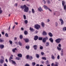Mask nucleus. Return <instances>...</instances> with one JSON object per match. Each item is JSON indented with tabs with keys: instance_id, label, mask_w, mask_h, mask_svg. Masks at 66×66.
Returning a JSON list of instances; mask_svg holds the SVG:
<instances>
[{
	"instance_id": "14",
	"label": "nucleus",
	"mask_w": 66,
	"mask_h": 66,
	"mask_svg": "<svg viewBox=\"0 0 66 66\" xmlns=\"http://www.w3.org/2000/svg\"><path fill=\"white\" fill-rule=\"evenodd\" d=\"M30 30L31 32H34V31H35V30L33 28H31V27L30 28Z\"/></svg>"
},
{
	"instance_id": "49",
	"label": "nucleus",
	"mask_w": 66,
	"mask_h": 66,
	"mask_svg": "<svg viewBox=\"0 0 66 66\" xmlns=\"http://www.w3.org/2000/svg\"><path fill=\"white\" fill-rule=\"evenodd\" d=\"M60 55H58V56H57V59L58 60H59L60 59Z\"/></svg>"
},
{
	"instance_id": "48",
	"label": "nucleus",
	"mask_w": 66,
	"mask_h": 66,
	"mask_svg": "<svg viewBox=\"0 0 66 66\" xmlns=\"http://www.w3.org/2000/svg\"><path fill=\"white\" fill-rule=\"evenodd\" d=\"M5 36L7 37H9V35L7 34V33H6L5 34Z\"/></svg>"
},
{
	"instance_id": "5",
	"label": "nucleus",
	"mask_w": 66,
	"mask_h": 66,
	"mask_svg": "<svg viewBox=\"0 0 66 66\" xmlns=\"http://www.w3.org/2000/svg\"><path fill=\"white\" fill-rule=\"evenodd\" d=\"M38 11L40 12H41L42 11H43V10L41 7H39V8H38Z\"/></svg>"
},
{
	"instance_id": "20",
	"label": "nucleus",
	"mask_w": 66,
	"mask_h": 66,
	"mask_svg": "<svg viewBox=\"0 0 66 66\" xmlns=\"http://www.w3.org/2000/svg\"><path fill=\"white\" fill-rule=\"evenodd\" d=\"M52 56V59L53 60H54L55 59V57H54V56L53 55H51Z\"/></svg>"
},
{
	"instance_id": "34",
	"label": "nucleus",
	"mask_w": 66,
	"mask_h": 66,
	"mask_svg": "<svg viewBox=\"0 0 66 66\" xmlns=\"http://www.w3.org/2000/svg\"><path fill=\"white\" fill-rule=\"evenodd\" d=\"M42 59L43 60H46L47 59H46V57H42Z\"/></svg>"
},
{
	"instance_id": "40",
	"label": "nucleus",
	"mask_w": 66,
	"mask_h": 66,
	"mask_svg": "<svg viewBox=\"0 0 66 66\" xmlns=\"http://www.w3.org/2000/svg\"><path fill=\"white\" fill-rule=\"evenodd\" d=\"M29 59L30 60H32V59H33V57L31 56H30V57H29Z\"/></svg>"
},
{
	"instance_id": "41",
	"label": "nucleus",
	"mask_w": 66,
	"mask_h": 66,
	"mask_svg": "<svg viewBox=\"0 0 66 66\" xmlns=\"http://www.w3.org/2000/svg\"><path fill=\"white\" fill-rule=\"evenodd\" d=\"M28 21L27 20H25L24 21V23H26V24L28 23Z\"/></svg>"
},
{
	"instance_id": "19",
	"label": "nucleus",
	"mask_w": 66,
	"mask_h": 66,
	"mask_svg": "<svg viewBox=\"0 0 66 66\" xmlns=\"http://www.w3.org/2000/svg\"><path fill=\"white\" fill-rule=\"evenodd\" d=\"M37 45H35L33 47L34 49H35V50H36V49H37Z\"/></svg>"
},
{
	"instance_id": "56",
	"label": "nucleus",
	"mask_w": 66,
	"mask_h": 66,
	"mask_svg": "<svg viewBox=\"0 0 66 66\" xmlns=\"http://www.w3.org/2000/svg\"><path fill=\"white\" fill-rule=\"evenodd\" d=\"M46 1L48 3H50V1H49V0H48L47 1Z\"/></svg>"
},
{
	"instance_id": "26",
	"label": "nucleus",
	"mask_w": 66,
	"mask_h": 66,
	"mask_svg": "<svg viewBox=\"0 0 66 66\" xmlns=\"http://www.w3.org/2000/svg\"><path fill=\"white\" fill-rule=\"evenodd\" d=\"M9 42L10 43V45H12V44H13V42L12 41H11V40H9Z\"/></svg>"
},
{
	"instance_id": "50",
	"label": "nucleus",
	"mask_w": 66,
	"mask_h": 66,
	"mask_svg": "<svg viewBox=\"0 0 66 66\" xmlns=\"http://www.w3.org/2000/svg\"><path fill=\"white\" fill-rule=\"evenodd\" d=\"M20 39H22V35H20Z\"/></svg>"
},
{
	"instance_id": "62",
	"label": "nucleus",
	"mask_w": 66,
	"mask_h": 66,
	"mask_svg": "<svg viewBox=\"0 0 66 66\" xmlns=\"http://www.w3.org/2000/svg\"><path fill=\"white\" fill-rule=\"evenodd\" d=\"M1 59H4V57L3 56H1Z\"/></svg>"
},
{
	"instance_id": "51",
	"label": "nucleus",
	"mask_w": 66,
	"mask_h": 66,
	"mask_svg": "<svg viewBox=\"0 0 66 66\" xmlns=\"http://www.w3.org/2000/svg\"><path fill=\"white\" fill-rule=\"evenodd\" d=\"M58 47L61 48V44H58Z\"/></svg>"
},
{
	"instance_id": "35",
	"label": "nucleus",
	"mask_w": 66,
	"mask_h": 66,
	"mask_svg": "<svg viewBox=\"0 0 66 66\" xmlns=\"http://www.w3.org/2000/svg\"><path fill=\"white\" fill-rule=\"evenodd\" d=\"M24 34L25 35H27L28 34V32H27V31H25L24 32Z\"/></svg>"
},
{
	"instance_id": "25",
	"label": "nucleus",
	"mask_w": 66,
	"mask_h": 66,
	"mask_svg": "<svg viewBox=\"0 0 66 66\" xmlns=\"http://www.w3.org/2000/svg\"><path fill=\"white\" fill-rule=\"evenodd\" d=\"M24 40L26 42V43H27V42H29V40L27 39H24Z\"/></svg>"
},
{
	"instance_id": "24",
	"label": "nucleus",
	"mask_w": 66,
	"mask_h": 66,
	"mask_svg": "<svg viewBox=\"0 0 66 66\" xmlns=\"http://www.w3.org/2000/svg\"><path fill=\"white\" fill-rule=\"evenodd\" d=\"M50 44V43L49 42H47L46 43V46H49V45Z\"/></svg>"
},
{
	"instance_id": "12",
	"label": "nucleus",
	"mask_w": 66,
	"mask_h": 66,
	"mask_svg": "<svg viewBox=\"0 0 66 66\" xmlns=\"http://www.w3.org/2000/svg\"><path fill=\"white\" fill-rule=\"evenodd\" d=\"M4 62V60H3L1 59L0 60V63L1 64H3Z\"/></svg>"
},
{
	"instance_id": "54",
	"label": "nucleus",
	"mask_w": 66,
	"mask_h": 66,
	"mask_svg": "<svg viewBox=\"0 0 66 66\" xmlns=\"http://www.w3.org/2000/svg\"><path fill=\"white\" fill-rule=\"evenodd\" d=\"M25 66H30V65L29 64H25Z\"/></svg>"
},
{
	"instance_id": "7",
	"label": "nucleus",
	"mask_w": 66,
	"mask_h": 66,
	"mask_svg": "<svg viewBox=\"0 0 66 66\" xmlns=\"http://www.w3.org/2000/svg\"><path fill=\"white\" fill-rule=\"evenodd\" d=\"M49 40L52 43H53L54 40L52 38H51L49 39Z\"/></svg>"
},
{
	"instance_id": "44",
	"label": "nucleus",
	"mask_w": 66,
	"mask_h": 66,
	"mask_svg": "<svg viewBox=\"0 0 66 66\" xmlns=\"http://www.w3.org/2000/svg\"><path fill=\"white\" fill-rule=\"evenodd\" d=\"M32 64L33 66H34L35 65V64H36V63H35V62H32Z\"/></svg>"
},
{
	"instance_id": "55",
	"label": "nucleus",
	"mask_w": 66,
	"mask_h": 66,
	"mask_svg": "<svg viewBox=\"0 0 66 66\" xmlns=\"http://www.w3.org/2000/svg\"><path fill=\"white\" fill-rule=\"evenodd\" d=\"M41 54L42 55H44V53L43 52H41Z\"/></svg>"
},
{
	"instance_id": "32",
	"label": "nucleus",
	"mask_w": 66,
	"mask_h": 66,
	"mask_svg": "<svg viewBox=\"0 0 66 66\" xmlns=\"http://www.w3.org/2000/svg\"><path fill=\"white\" fill-rule=\"evenodd\" d=\"M17 50V49H16V48H15L14 49H13L12 50V51L13 52H15V50Z\"/></svg>"
},
{
	"instance_id": "10",
	"label": "nucleus",
	"mask_w": 66,
	"mask_h": 66,
	"mask_svg": "<svg viewBox=\"0 0 66 66\" xmlns=\"http://www.w3.org/2000/svg\"><path fill=\"white\" fill-rule=\"evenodd\" d=\"M48 35L50 37H52L53 36V34H52L51 32H49L48 33Z\"/></svg>"
},
{
	"instance_id": "1",
	"label": "nucleus",
	"mask_w": 66,
	"mask_h": 66,
	"mask_svg": "<svg viewBox=\"0 0 66 66\" xmlns=\"http://www.w3.org/2000/svg\"><path fill=\"white\" fill-rule=\"evenodd\" d=\"M20 8L22 9H24V11L25 12H28L29 11V8L26 5H24L23 6H21L20 7Z\"/></svg>"
},
{
	"instance_id": "22",
	"label": "nucleus",
	"mask_w": 66,
	"mask_h": 66,
	"mask_svg": "<svg viewBox=\"0 0 66 66\" xmlns=\"http://www.w3.org/2000/svg\"><path fill=\"white\" fill-rule=\"evenodd\" d=\"M43 7L45 9H46V10H47L48 9V7H47V6H46L45 5H44L43 6Z\"/></svg>"
},
{
	"instance_id": "37",
	"label": "nucleus",
	"mask_w": 66,
	"mask_h": 66,
	"mask_svg": "<svg viewBox=\"0 0 66 66\" xmlns=\"http://www.w3.org/2000/svg\"><path fill=\"white\" fill-rule=\"evenodd\" d=\"M23 17H24V19H27V18L26 17V15H23Z\"/></svg>"
},
{
	"instance_id": "58",
	"label": "nucleus",
	"mask_w": 66,
	"mask_h": 66,
	"mask_svg": "<svg viewBox=\"0 0 66 66\" xmlns=\"http://www.w3.org/2000/svg\"><path fill=\"white\" fill-rule=\"evenodd\" d=\"M54 63H52V64H51V65L52 66H54Z\"/></svg>"
},
{
	"instance_id": "52",
	"label": "nucleus",
	"mask_w": 66,
	"mask_h": 66,
	"mask_svg": "<svg viewBox=\"0 0 66 66\" xmlns=\"http://www.w3.org/2000/svg\"><path fill=\"white\" fill-rule=\"evenodd\" d=\"M43 1L44 4H46V1L45 0H43Z\"/></svg>"
},
{
	"instance_id": "63",
	"label": "nucleus",
	"mask_w": 66,
	"mask_h": 66,
	"mask_svg": "<svg viewBox=\"0 0 66 66\" xmlns=\"http://www.w3.org/2000/svg\"><path fill=\"white\" fill-rule=\"evenodd\" d=\"M5 61L6 62H8V61L7 60V59H5Z\"/></svg>"
},
{
	"instance_id": "21",
	"label": "nucleus",
	"mask_w": 66,
	"mask_h": 66,
	"mask_svg": "<svg viewBox=\"0 0 66 66\" xmlns=\"http://www.w3.org/2000/svg\"><path fill=\"white\" fill-rule=\"evenodd\" d=\"M55 64L54 65V66H58L59 65V63L58 62H56Z\"/></svg>"
},
{
	"instance_id": "42",
	"label": "nucleus",
	"mask_w": 66,
	"mask_h": 66,
	"mask_svg": "<svg viewBox=\"0 0 66 66\" xmlns=\"http://www.w3.org/2000/svg\"><path fill=\"white\" fill-rule=\"evenodd\" d=\"M43 39L42 37H39V40H42Z\"/></svg>"
},
{
	"instance_id": "13",
	"label": "nucleus",
	"mask_w": 66,
	"mask_h": 66,
	"mask_svg": "<svg viewBox=\"0 0 66 66\" xmlns=\"http://www.w3.org/2000/svg\"><path fill=\"white\" fill-rule=\"evenodd\" d=\"M57 49L58 50H59V51H61V50H62V48L61 47H59L58 46H57Z\"/></svg>"
},
{
	"instance_id": "46",
	"label": "nucleus",
	"mask_w": 66,
	"mask_h": 66,
	"mask_svg": "<svg viewBox=\"0 0 66 66\" xmlns=\"http://www.w3.org/2000/svg\"><path fill=\"white\" fill-rule=\"evenodd\" d=\"M55 25H56V27H57L58 26V24L57 23V22H56L55 23Z\"/></svg>"
},
{
	"instance_id": "45",
	"label": "nucleus",
	"mask_w": 66,
	"mask_h": 66,
	"mask_svg": "<svg viewBox=\"0 0 66 66\" xmlns=\"http://www.w3.org/2000/svg\"><path fill=\"white\" fill-rule=\"evenodd\" d=\"M40 49L42 50L43 49V47L42 46H40Z\"/></svg>"
},
{
	"instance_id": "28",
	"label": "nucleus",
	"mask_w": 66,
	"mask_h": 66,
	"mask_svg": "<svg viewBox=\"0 0 66 66\" xmlns=\"http://www.w3.org/2000/svg\"><path fill=\"white\" fill-rule=\"evenodd\" d=\"M42 41L43 43H46V40L45 38H43Z\"/></svg>"
},
{
	"instance_id": "60",
	"label": "nucleus",
	"mask_w": 66,
	"mask_h": 66,
	"mask_svg": "<svg viewBox=\"0 0 66 66\" xmlns=\"http://www.w3.org/2000/svg\"><path fill=\"white\" fill-rule=\"evenodd\" d=\"M49 21H50V20L49 19H48L47 20V22H49Z\"/></svg>"
},
{
	"instance_id": "11",
	"label": "nucleus",
	"mask_w": 66,
	"mask_h": 66,
	"mask_svg": "<svg viewBox=\"0 0 66 66\" xmlns=\"http://www.w3.org/2000/svg\"><path fill=\"white\" fill-rule=\"evenodd\" d=\"M43 35H47V32L45 31H43Z\"/></svg>"
},
{
	"instance_id": "23",
	"label": "nucleus",
	"mask_w": 66,
	"mask_h": 66,
	"mask_svg": "<svg viewBox=\"0 0 66 66\" xmlns=\"http://www.w3.org/2000/svg\"><path fill=\"white\" fill-rule=\"evenodd\" d=\"M26 49H27V50H29V48H30V46H27L26 47Z\"/></svg>"
},
{
	"instance_id": "9",
	"label": "nucleus",
	"mask_w": 66,
	"mask_h": 66,
	"mask_svg": "<svg viewBox=\"0 0 66 66\" xmlns=\"http://www.w3.org/2000/svg\"><path fill=\"white\" fill-rule=\"evenodd\" d=\"M38 38V37L37 36H35L34 39L35 40H37Z\"/></svg>"
},
{
	"instance_id": "64",
	"label": "nucleus",
	"mask_w": 66,
	"mask_h": 66,
	"mask_svg": "<svg viewBox=\"0 0 66 66\" xmlns=\"http://www.w3.org/2000/svg\"><path fill=\"white\" fill-rule=\"evenodd\" d=\"M10 59V60H11V59H13V57H10L9 59Z\"/></svg>"
},
{
	"instance_id": "17",
	"label": "nucleus",
	"mask_w": 66,
	"mask_h": 66,
	"mask_svg": "<svg viewBox=\"0 0 66 66\" xmlns=\"http://www.w3.org/2000/svg\"><path fill=\"white\" fill-rule=\"evenodd\" d=\"M31 12L32 14H34L35 12V11L34 9H32L31 10Z\"/></svg>"
},
{
	"instance_id": "6",
	"label": "nucleus",
	"mask_w": 66,
	"mask_h": 66,
	"mask_svg": "<svg viewBox=\"0 0 66 66\" xmlns=\"http://www.w3.org/2000/svg\"><path fill=\"white\" fill-rule=\"evenodd\" d=\"M61 21V25H63V24H64V21H63V19H59Z\"/></svg>"
},
{
	"instance_id": "43",
	"label": "nucleus",
	"mask_w": 66,
	"mask_h": 66,
	"mask_svg": "<svg viewBox=\"0 0 66 66\" xmlns=\"http://www.w3.org/2000/svg\"><path fill=\"white\" fill-rule=\"evenodd\" d=\"M45 38L46 40H48V37L46 36L45 38Z\"/></svg>"
},
{
	"instance_id": "2",
	"label": "nucleus",
	"mask_w": 66,
	"mask_h": 66,
	"mask_svg": "<svg viewBox=\"0 0 66 66\" xmlns=\"http://www.w3.org/2000/svg\"><path fill=\"white\" fill-rule=\"evenodd\" d=\"M62 40V38H58L57 39H56L55 40V42L57 43V44H60V42Z\"/></svg>"
},
{
	"instance_id": "57",
	"label": "nucleus",
	"mask_w": 66,
	"mask_h": 66,
	"mask_svg": "<svg viewBox=\"0 0 66 66\" xmlns=\"http://www.w3.org/2000/svg\"><path fill=\"white\" fill-rule=\"evenodd\" d=\"M18 4L17 3H15L14 5V6H17Z\"/></svg>"
},
{
	"instance_id": "61",
	"label": "nucleus",
	"mask_w": 66,
	"mask_h": 66,
	"mask_svg": "<svg viewBox=\"0 0 66 66\" xmlns=\"http://www.w3.org/2000/svg\"><path fill=\"white\" fill-rule=\"evenodd\" d=\"M2 33L3 35H4V32H2Z\"/></svg>"
},
{
	"instance_id": "15",
	"label": "nucleus",
	"mask_w": 66,
	"mask_h": 66,
	"mask_svg": "<svg viewBox=\"0 0 66 66\" xmlns=\"http://www.w3.org/2000/svg\"><path fill=\"white\" fill-rule=\"evenodd\" d=\"M18 56L20 57H22V55L21 54H18Z\"/></svg>"
},
{
	"instance_id": "30",
	"label": "nucleus",
	"mask_w": 66,
	"mask_h": 66,
	"mask_svg": "<svg viewBox=\"0 0 66 66\" xmlns=\"http://www.w3.org/2000/svg\"><path fill=\"white\" fill-rule=\"evenodd\" d=\"M65 4V2L64 1H62V4L63 6H64V4Z\"/></svg>"
},
{
	"instance_id": "36",
	"label": "nucleus",
	"mask_w": 66,
	"mask_h": 66,
	"mask_svg": "<svg viewBox=\"0 0 66 66\" xmlns=\"http://www.w3.org/2000/svg\"><path fill=\"white\" fill-rule=\"evenodd\" d=\"M4 42V40H2L1 39H0V42L1 43H2Z\"/></svg>"
},
{
	"instance_id": "38",
	"label": "nucleus",
	"mask_w": 66,
	"mask_h": 66,
	"mask_svg": "<svg viewBox=\"0 0 66 66\" xmlns=\"http://www.w3.org/2000/svg\"><path fill=\"white\" fill-rule=\"evenodd\" d=\"M26 58L27 59H29V58H30V56L29 55H27L26 56Z\"/></svg>"
},
{
	"instance_id": "33",
	"label": "nucleus",
	"mask_w": 66,
	"mask_h": 66,
	"mask_svg": "<svg viewBox=\"0 0 66 66\" xmlns=\"http://www.w3.org/2000/svg\"><path fill=\"white\" fill-rule=\"evenodd\" d=\"M36 57H37V58H38V57H39V55L38 54H36Z\"/></svg>"
},
{
	"instance_id": "3",
	"label": "nucleus",
	"mask_w": 66,
	"mask_h": 66,
	"mask_svg": "<svg viewBox=\"0 0 66 66\" xmlns=\"http://www.w3.org/2000/svg\"><path fill=\"white\" fill-rule=\"evenodd\" d=\"M9 61L10 62H12V64H14V65H16V63L15 61H14L13 60H11V59H9Z\"/></svg>"
},
{
	"instance_id": "31",
	"label": "nucleus",
	"mask_w": 66,
	"mask_h": 66,
	"mask_svg": "<svg viewBox=\"0 0 66 66\" xmlns=\"http://www.w3.org/2000/svg\"><path fill=\"white\" fill-rule=\"evenodd\" d=\"M16 59L17 60H20V58L19 57H16Z\"/></svg>"
},
{
	"instance_id": "4",
	"label": "nucleus",
	"mask_w": 66,
	"mask_h": 66,
	"mask_svg": "<svg viewBox=\"0 0 66 66\" xmlns=\"http://www.w3.org/2000/svg\"><path fill=\"white\" fill-rule=\"evenodd\" d=\"M35 28H36V29H39L40 28V26L38 24H37L35 25Z\"/></svg>"
},
{
	"instance_id": "59",
	"label": "nucleus",
	"mask_w": 66,
	"mask_h": 66,
	"mask_svg": "<svg viewBox=\"0 0 66 66\" xmlns=\"http://www.w3.org/2000/svg\"><path fill=\"white\" fill-rule=\"evenodd\" d=\"M4 66H7V64L6 63H4Z\"/></svg>"
},
{
	"instance_id": "8",
	"label": "nucleus",
	"mask_w": 66,
	"mask_h": 66,
	"mask_svg": "<svg viewBox=\"0 0 66 66\" xmlns=\"http://www.w3.org/2000/svg\"><path fill=\"white\" fill-rule=\"evenodd\" d=\"M61 56H63L64 55V50L62 49L61 51Z\"/></svg>"
},
{
	"instance_id": "39",
	"label": "nucleus",
	"mask_w": 66,
	"mask_h": 66,
	"mask_svg": "<svg viewBox=\"0 0 66 66\" xmlns=\"http://www.w3.org/2000/svg\"><path fill=\"white\" fill-rule=\"evenodd\" d=\"M19 45L20 46H22V44H21V43L20 42H19Z\"/></svg>"
},
{
	"instance_id": "29",
	"label": "nucleus",
	"mask_w": 66,
	"mask_h": 66,
	"mask_svg": "<svg viewBox=\"0 0 66 66\" xmlns=\"http://www.w3.org/2000/svg\"><path fill=\"white\" fill-rule=\"evenodd\" d=\"M63 31H64V32H65V31H66V27H64L63 28Z\"/></svg>"
},
{
	"instance_id": "27",
	"label": "nucleus",
	"mask_w": 66,
	"mask_h": 66,
	"mask_svg": "<svg viewBox=\"0 0 66 66\" xmlns=\"http://www.w3.org/2000/svg\"><path fill=\"white\" fill-rule=\"evenodd\" d=\"M2 12H3V11H2V10H1V8L0 7V14H2Z\"/></svg>"
},
{
	"instance_id": "18",
	"label": "nucleus",
	"mask_w": 66,
	"mask_h": 66,
	"mask_svg": "<svg viewBox=\"0 0 66 66\" xmlns=\"http://www.w3.org/2000/svg\"><path fill=\"white\" fill-rule=\"evenodd\" d=\"M4 45H0V48L1 49H3L4 48Z\"/></svg>"
},
{
	"instance_id": "16",
	"label": "nucleus",
	"mask_w": 66,
	"mask_h": 66,
	"mask_svg": "<svg viewBox=\"0 0 66 66\" xmlns=\"http://www.w3.org/2000/svg\"><path fill=\"white\" fill-rule=\"evenodd\" d=\"M41 25L42 27L44 28L45 27V23L43 22H42L41 23Z\"/></svg>"
},
{
	"instance_id": "47",
	"label": "nucleus",
	"mask_w": 66,
	"mask_h": 66,
	"mask_svg": "<svg viewBox=\"0 0 66 66\" xmlns=\"http://www.w3.org/2000/svg\"><path fill=\"white\" fill-rule=\"evenodd\" d=\"M64 10H66V5H65L64 7Z\"/></svg>"
},
{
	"instance_id": "53",
	"label": "nucleus",
	"mask_w": 66,
	"mask_h": 66,
	"mask_svg": "<svg viewBox=\"0 0 66 66\" xmlns=\"http://www.w3.org/2000/svg\"><path fill=\"white\" fill-rule=\"evenodd\" d=\"M47 9H48V10H49V11H50V12H52V10H51L50 9L49 7H48V8Z\"/></svg>"
}]
</instances>
